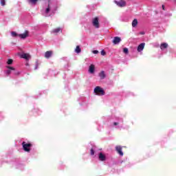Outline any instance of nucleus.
<instances>
[{
	"mask_svg": "<svg viewBox=\"0 0 176 176\" xmlns=\"http://www.w3.org/2000/svg\"><path fill=\"white\" fill-rule=\"evenodd\" d=\"M116 151L120 155V156H123V151H122L121 146H117L116 147Z\"/></svg>",
	"mask_w": 176,
	"mask_h": 176,
	"instance_id": "9b49d317",
	"label": "nucleus"
},
{
	"mask_svg": "<svg viewBox=\"0 0 176 176\" xmlns=\"http://www.w3.org/2000/svg\"><path fill=\"white\" fill-rule=\"evenodd\" d=\"M95 94H96V96H104L105 95V91H104V89H102V88H101V87H95L94 90Z\"/></svg>",
	"mask_w": 176,
	"mask_h": 176,
	"instance_id": "423d86ee",
	"label": "nucleus"
},
{
	"mask_svg": "<svg viewBox=\"0 0 176 176\" xmlns=\"http://www.w3.org/2000/svg\"><path fill=\"white\" fill-rule=\"evenodd\" d=\"M162 9H163V10H165V9H164V5H162Z\"/></svg>",
	"mask_w": 176,
	"mask_h": 176,
	"instance_id": "2f4dec72",
	"label": "nucleus"
},
{
	"mask_svg": "<svg viewBox=\"0 0 176 176\" xmlns=\"http://www.w3.org/2000/svg\"><path fill=\"white\" fill-rule=\"evenodd\" d=\"M52 54H53V52L52 51H47L45 53V58H50L52 57Z\"/></svg>",
	"mask_w": 176,
	"mask_h": 176,
	"instance_id": "dca6fc26",
	"label": "nucleus"
},
{
	"mask_svg": "<svg viewBox=\"0 0 176 176\" xmlns=\"http://www.w3.org/2000/svg\"><path fill=\"white\" fill-rule=\"evenodd\" d=\"M136 25H138V21L137 20V19H135L132 21V27L134 28Z\"/></svg>",
	"mask_w": 176,
	"mask_h": 176,
	"instance_id": "aec40b11",
	"label": "nucleus"
},
{
	"mask_svg": "<svg viewBox=\"0 0 176 176\" xmlns=\"http://www.w3.org/2000/svg\"><path fill=\"white\" fill-rule=\"evenodd\" d=\"M121 41H122V38H120V37L115 36L113 40V43L114 45H119V43H120Z\"/></svg>",
	"mask_w": 176,
	"mask_h": 176,
	"instance_id": "6e6552de",
	"label": "nucleus"
},
{
	"mask_svg": "<svg viewBox=\"0 0 176 176\" xmlns=\"http://www.w3.org/2000/svg\"><path fill=\"white\" fill-rule=\"evenodd\" d=\"M99 160H100V162H105L107 160V157L102 153H100Z\"/></svg>",
	"mask_w": 176,
	"mask_h": 176,
	"instance_id": "f8f14e48",
	"label": "nucleus"
},
{
	"mask_svg": "<svg viewBox=\"0 0 176 176\" xmlns=\"http://www.w3.org/2000/svg\"><path fill=\"white\" fill-rule=\"evenodd\" d=\"M30 5H36L38 0H27Z\"/></svg>",
	"mask_w": 176,
	"mask_h": 176,
	"instance_id": "412c9836",
	"label": "nucleus"
},
{
	"mask_svg": "<svg viewBox=\"0 0 176 176\" xmlns=\"http://www.w3.org/2000/svg\"><path fill=\"white\" fill-rule=\"evenodd\" d=\"M7 68V70H6L5 74L6 76H9L10 74L12 75H15L16 76L20 75V72L17 71L14 67L7 65L6 66Z\"/></svg>",
	"mask_w": 176,
	"mask_h": 176,
	"instance_id": "7ed1b4c3",
	"label": "nucleus"
},
{
	"mask_svg": "<svg viewBox=\"0 0 176 176\" xmlns=\"http://www.w3.org/2000/svg\"><path fill=\"white\" fill-rule=\"evenodd\" d=\"M34 69H38V63L36 64V66L34 67Z\"/></svg>",
	"mask_w": 176,
	"mask_h": 176,
	"instance_id": "c756f323",
	"label": "nucleus"
},
{
	"mask_svg": "<svg viewBox=\"0 0 176 176\" xmlns=\"http://www.w3.org/2000/svg\"><path fill=\"white\" fill-rule=\"evenodd\" d=\"M144 48H145V43H142L138 46L137 50L138 53H141Z\"/></svg>",
	"mask_w": 176,
	"mask_h": 176,
	"instance_id": "1a4fd4ad",
	"label": "nucleus"
},
{
	"mask_svg": "<svg viewBox=\"0 0 176 176\" xmlns=\"http://www.w3.org/2000/svg\"><path fill=\"white\" fill-rule=\"evenodd\" d=\"M94 69H95V66L94 65H91L89 66V74H94Z\"/></svg>",
	"mask_w": 176,
	"mask_h": 176,
	"instance_id": "6ab92c4d",
	"label": "nucleus"
},
{
	"mask_svg": "<svg viewBox=\"0 0 176 176\" xmlns=\"http://www.w3.org/2000/svg\"><path fill=\"white\" fill-rule=\"evenodd\" d=\"M160 47L162 52H164V50L168 47V44L166 43H163L160 45Z\"/></svg>",
	"mask_w": 176,
	"mask_h": 176,
	"instance_id": "ddd939ff",
	"label": "nucleus"
},
{
	"mask_svg": "<svg viewBox=\"0 0 176 176\" xmlns=\"http://www.w3.org/2000/svg\"><path fill=\"white\" fill-rule=\"evenodd\" d=\"M22 147L25 152L30 153L31 152V148H32V144L30 142H23Z\"/></svg>",
	"mask_w": 176,
	"mask_h": 176,
	"instance_id": "20e7f679",
	"label": "nucleus"
},
{
	"mask_svg": "<svg viewBox=\"0 0 176 176\" xmlns=\"http://www.w3.org/2000/svg\"><path fill=\"white\" fill-rule=\"evenodd\" d=\"M144 34H145V32H140V34H141V35H144Z\"/></svg>",
	"mask_w": 176,
	"mask_h": 176,
	"instance_id": "7c9ffc66",
	"label": "nucleus"
},
{
	"mask_svg": "<svg viewBox=\"0 0 176 176\" xmlns=\"http://www.w3.org/2000/svg\"><path fill=\"white\" fill-rule=\"evenodd\" d=\"M62 30L60 29V28H55L52 30V34H58V32H62Z\"/></svg>",
	"mask_w": 176,
	"mask_h": 176,
	"instance_id": "a211bd4d",
	"label": "nucleus"
},
{
	"mask_svg": "<svg viewBox=\"0 0 176 176\" xmlns=\"http://www.w3.org/2000/svg\"><path fill=\"white\" fill-rule=\"evenodd\" d=\"M94 151H96V148L95 147H94L93 148L91 149L90 153H91V156H94Z\"/></svg>",
	"mask_w": 176,
	"mask_h": 176,
	"instance_id": "393cba45",
	"label": "nucleus"
},
{
	"mask_svg": "<svg viewBox=\"0 0 176 176\" xmlns=\"http://www.w3.org/2000/svg\"><path fill=\"white\" fill-rule=\"evenodd\" d=\"M123 52H124V54H129V48H127V47L124 48Z\"/></svg>",
	"mask_w": 176,
	"mask_h": 176,
	"instance_id": "5701e85b",
	"label": "nucleus"
},
{
	"mask_svg": "<svg viewBox=\"0 0 176 176\" xmlns=\"http://www.w3.org/2000/svg\"><path fill=\"white\" fill-rule=\"evenodd\" d=\"M92 25L95 28H100V22L98 21V17H95L92 19Z\"/></svg>",
	"mask_w": 176,
	"mask_h": 176,
	"instance_id": "0eeeda50",
	"label": "nucleus"
},
{
	"mask_svg": "<svg viewBox=\"0 0 176 176\" xmlns=\"http://www.w3.org/2000/svg\"><path fill=\"white\" fill-rule=\"evenodd\" d=\"M11 35L12 36H14V37L19 36V34H17L16 32H12Z\"/></svg>",
	"mask_w": 176,
	"mask_h": 176,
	"instance_id": "a878e982",
	"label": "nucleus"
},
{
	"mask_svg": "<svg viewBox=\"0 0 176 176\" xmlns=\"http://www.w3.org/2000/svg\"><path fill=\"white\" fill-rule=\"evenodd\" d=\"M21 167H23V165L19 164V165L16 166V168H21Z\"/></svg>",
	"mask_w": 176,
	"mask_h": 176,
	"instance_id": "c85d7f7f",
	"label": "nucleus"
},
{
	"mask_svg": "<svg viewBox=\"0 0 176 176\" xmlns=\"http://www.w3.org/2000/svg\"><path fill=\"white\" fill-rule=\"evenodd\" d=\"M18 36H19V38L21 39H25V38L28 36V31H25V33L19 34Z\"/></svg>",
	"mask_w": 176,
	"mask_h": 176,
	"instance_id": "2eb2a0df",
	"label": "nucleus"
},
{
	"mask_svg": "<svg viewBox=\"0 0 176 176\" xmlns=\"http://www.w3.org/2000/svg\"><path fill=\"white\" fill-rule=\"evenodd\" d=\"M169 16H171V14H169Z\"/></svg>",
	"mask_w": 176,
	"mask_h": 176,
	"instance_id": "473e14b6",
	"label": "nucleus"
},
{
	"mask_svg": "<svg viewBox=\"0 0 176 176\" xmlns=\"http://www.w3.org/2000/svg\"><path fill=\"white\" fill-rule=\"evenodd\" d=\"M100 53H101L102 56H105V54H106L105 51H104V50H102Z\"/></svg>",
	"mask_w": 176,
	"mask_h": 176,
	"instance_id": "cd10ccee",
	"label": "nucleus"
},
{
	"mask_svg": "<svg viewBox=\"0 0 176 176\" xmlns=\"http://www.w3.org/2000/svg\"><path fill=\"white\" fill-rule=\"evenodd\" d=\"M0 5L1 6H5L6 5V0H0Z\"/></svg>",
	"mask_w": 176,
	"mask_h": 176,
	"instance_id": "4be33fe9",
	"label": "nucleus"
},
{
	"mask_svg": "<svg viewBox=\"0 0 176 176\" xmlns=\"http://www.w3.org/2000/svg\"><path fill=\"white\" fill-rule=\"evenodd\" d=\"M98 76L101 80L105 79L107 78V74L104 71H102L98 74Z\"/></svg>",
	"mask_w": 176,
	"mask_h": 176,
	"instance_id": "9d476101",
	"label": "nucleus"
},
{
	"mask_svg": "<svg viewBox=\"0 0 176 176\" xmlns=\"http://www.w3.org/2000/svg\"><path fill=\"white\" fill-rule=\"evenodd\" d=\"M8 65H11V64H13V60L12 59H8L7 61Z\"/></svg>",
	"mask_w": 176,
	"mask_h": 176,
	"instance_id": "b1692460",
	"label": "nucleus"
},
{
	"mask_svg": "<svg viewBox=\"0 0 176 176\" xmlns=\"http://www.w3.org/2000/svg\"><path fill=\"white\" fill-rule=\"evenodd\" d=\"M92 53H93L94 54H98V50H94V51L92 52Z\"/></svg>",
	"mask_w": 176,
	"mask_h": 176,
	"instance_id": "bb28decb",
	"label": "nucleus"
},
{
	"mask_svg": "<svg viewBox=\"0 0 176 176\" xmlns=\"http://www.w3.org/2000/svg\"><path fill=\"white\" fill-rule=\"evenodd\" d=\"M114 3L117 5L118 8H126L127 6L126 0H114Z\"/></svg>",
	"mask_w": 176,
	"mask_h": 176,
	"instance_id": "39448f33",
	"label": "nucleus"
},
{
	"mask_svg": "<svg viewBox=\"0 0 176 176\" xmlns=\"http://www.w3.org/2000/svg\"><path fill=\"white\" fill-rule=\"evenodd\" d=\"M111 126L114 129L122 130V129H123V118L120 117L113 118Z\"/></svg>",
	"mask_w": 176,
	"mask_h": 176,
	"instance_id": "f03ea898",
	"label": "nucleus"
},
{
	"mask_svg": "<svg viewBox=\"0 0 176 176\" xmlns=\"http://www.w3.org/2000/svg\"><path fill=\"white\" fill-rule=\"evenodd\" d=\"M75 53L79 54L82 52V49H80V46L77 45L74 50Z\"/></svg>",
	"mask_w": 176,
	"mask_h": 176,
	"instance_id": "f3484780",
	"label": "nucleus"
},
{
	"mask_svg": "<svg viewBox=\"0 0 176 176\" xmlns=\"http://www.w3.org/2000/svg\"><path fill=\"white\" fill-rule=\"evenodd\" d=\"M55 12L56 7H53V5H52V3L49 1L47 8L41 11V14L44 16V17H50V16H52Z\"/></svg>",
	"mask_w": 176,
	"mask_h": 176,
	"instance_id": "f257e3e1",
	"label": "nucleus"
},
{
	"mask_svg": "<svg viewBox=\"0 0 176 176\" xmlns=\"http://www.w3.org/2000/svg\"><path fill=\"white\" fill-rule=\"evenodd\" d=\"M21 58H24L25 60H30L31 56H30V54L23 53L21 54Z\"/></svg>",
	"mask_w": 176,
	"mask_h": 176,
	"instance_id": "4468645a",
	"label": "nucleus"
}]
</instances>
